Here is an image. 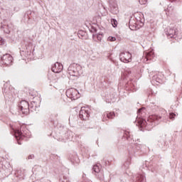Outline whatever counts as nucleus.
<instances>
[{"label":"nucleus","instance_id":"nucleus-1","mask_svg":"<svg viewBox=\"0 0 182 182\" xmlns=\"http://www.w3.org/2000/svg\"><path fill=\"white\" fill-rule=\"evenodd\" d=\"M167 117V112L164 111L163 114L161 115H151L149 116V118L147 120V122L144 119H140L138 121L139 127H147V124H150L151 123V126H156V124H159V122H161L163 120H166Z\"/></svg>","mask_w":182,"mask_h":182},{"label":"nucleus","instance_id":"nucleus-2","mask_svg":"<svg viewBox=\"0 0 182 182\" xmlns=\"http://www.w3.org/2000/svg\"><path fill=\"white\" fill-rule=\"evenodd\" d=\"M68 73L70 75V77H79L80 75L83 74V69L80 65L73 63L68 67Z\"/></svg>","mask_w":182,"mask_h":182},{"label":"nucleus","instance_id":"nucleus-3","mask_svg":"<svg viewBox=\"0 0 182 182\" xmlns=\"http://www.w3.org/2000/svg\"><path fill=\"white\" fill-rule=\"evenodd\" d=\"M11 129V133L14 136V137H26L25 132L21 131V124L19 123H13L9 124Z\"/></svg>","mask_w":182,"mask_h":182},{"label":"nucleus","instance_id":"nucleus-4","mask_svg":"<svg viewBox=\"0 0 182 182\" xmlns=\"http://www.w3.org/2000/svg\"><path fill=\"white\" fill-rule=\"evenodd\" d=\"M33 50V46L32 43H29L28 46L25 45L20 48V55L21 56H25V58H29Z\"/></svg>","mask_w":182,"mask_h":182},{"label":"nucleus","instance_id":"nucleus-5","mask_svg":"<svg viewBox=\"0 0 182 182\" xmlns=\"http://www.w3.org/2000/svg\"><path fill=\"white\" fill-rule=\"evenodd\" d=\"M66 96L69 99H71V100H77V99L80 97V93L75 88H70L66 91Z\"/></svg>","mask_w":182,"mask_h":182},{"label":"nucleus","instance_id":"nucleus-6","mask_svg":"<svg viewBox=\"0 0 182 182\" xmlns=\"http://www.w3.org/2000/svg\"><path fill=\"white\" fill-rule=\"evenodd\" d=\"M90 116V111L87 107H82L79 112V117L81 120H87Z\"/></svg>","mask_w":182,"mask_h":182},{"label":"nucleus","instance_id":"nucleus-7","mask_svg":"<svg viewBox=\"0 0 182 182\" xmlns=\"http://www.w3.org/2000/svg\"><path fill=\"white\" fill-rule=\"evenodd\" d=\"M18 109L23 114H29V102L26 100H22L18 103Z\"/></svg>","mask_w":182,"mask_h":182},{"label":"nucleus","instance_id":"nucleus-8","mask_svg":"<svg viewBox=\"0 0 182 182\" xmlns=\"http://www.w3.org/2000/svg\"><path fill=\"white\" fill-rule=\"evenodd\" d=\"M119 59L124 63L132 62V54L128 51H123L119 54Z\"/></svg>","mask_w":182,"mask_h":182},{"label":"nucleus","instance_id":"nucleus-9","mask_svg":"<svg viewBox=\"0 0 182 182\" xmlns=\"http://www.w3.org/2000/svg\"><path fill=\"white\" fill-rule=\"evenodd\" d=\"M13 60L14 58L10 54L4 55L2 58H1V65H5L6 66H11V65H12Z\"/></svg>","mask_w":182,"mask_h":182},{"label":"nucleus","instance_id":"nucleus-10","mask_svg":"<svg viewBox=\"0 0 182 182\" xmlns=\"http://www.w3.org/2000/svg\"><path fill=\"white\" fill-rule=\"evenodd\" d=\"M109 8L111 14L117 15L119 13V7L117 6V1H116V0H109Z\"/></svg>","mask_w":182,"mask_h":182},{"label":"nucleus","instance_id":"nucleus-11","mask_svg":"<svg viewBox=\"0 0 182 182\" xmlns=\"http://www.w3.org/2000/svg\"><path fill=\"white\" fill-rule=\"evenodd\" d=\"M52 72L53 73H60L62 70H63V65L60 63H55L51 68Z\"/></svg>","mask_w":182,"mask_h":182},{"label":"nucleus","instance_id":"nucleus-12","mask_svg":"<svg viewBox=\"0 0 182 182\" xmlns=\"http://www.w3.org/2000/svg\"><path fill=\"white\" fill-rule=\"evenodd\" d=\"M176 28L168 27L166 31V35L168 38H176Z\"/></svg>","mask_w":182,"mask_h":182},{"label":"nucleus","instance_id":"nucleus-13","mask_svg":"<svg viewBox=\"0 0 182 182\" xmlns=\"http://www.w3.org/2000/svg\"><path fill=\"white\" fill-rule=\"evenodd\" d=\"M48 80H50V83H51V85H55V83H58V82H59V77L55 73L49 74Z\"/></svg>","mask_w":182,"mask_h":182},{"label":"nucleus","instance_id":"nucleus-14","mask_svg":"<svg viewBox=\"0 0 182 182\" xmlns=\"http://www.w3.org/2000/svg\"><path fill=\"white\" fill-rule=\"evenodd\" d=\"M144 55L146 62L147 60H151L154 58V52L153 50L146 51Z\"/></svg>","mask_w":182,"mask_h":182},{"label":"nucleus","instance_id":"nucleus-15","mask_svg":"<svg viewBox=\"0 0 182 182\" xmlns=\"http://www.w3.org/2000/svg\"><path fill=\"white\" fill-rule=\"evenodd\" d=\"M161 82V77H160V75H155L152 77L151 84L152 85H159Z\"/></svg>","mask_w":182,"mask_h":182},{"label":"nucleus","instance_id":"nucleus-16","mask_svg":"<svg viewBox=\"0 0 182 182\" xmlns=\"http://www.w3.org/2000/svg\"><path fill=\"white\" fill-rule=\"evenodd\" d=\"M37 109L36 102L33 101L29 104V112H36Z\"/></svg>","mask_w":182,"mask_h":182},{"label":"nucleus","instance_id":"nucleus-17","mask_svg":"<svg viewBox=\"0 0 182 182\" xmlns=\"http://www.w3.org/2000/svg\"><path fill=\"white\" fill-rule=\"evenodd\" d=\"M1 29H2V31H4L5 33H9V32H11V28H9V26L6 24L1 25Z\"/></svg>","mask_w":182,"mask_h":182},{"label":"nucleus","instance_id":"nucleus-18","mask_svg":"<svg viewBox=\"0 0 182 182\" xmlns=\"http://www.w3.org/2000/svg\"><path fill=\"white\" fill-rule=\"evenodd\" d=\"M136 181L137 182H146V178L144 177V175H142V174L136 175Z\"/></svg>","mask_w":182,"mask_h":182},{"label":"nucleus","instance_id":"nucleus-19","mask_svg":"<svg viewBox=\"0 0 182 182\" xmlns=\"http://www.w3.org/2000/svg\"><path fill=\"white\" fill-rule=\"evenodd\" d=\"M104 117H107V119H114L116 116L114 112H106L103 114Z\"/></svg>","mask_w":182,"mask_h":182},{"label":"nucleus","instance_id":"nucleus-20","mask_svg":"<svg viewBox=\"0 0 182 182\" xmlns=\"http://www.w3.org/2000/svg\"><path fill=\"white\" fill-rule=\"evenodd\" d=\"M174 10V6H173L171 4L168 5V7L165 9L166 12H168V14H171L173 11ZM167 15V13H166Z\"/></svg>","mask_w":182,"mask_h":182},{"label":"nucleus","instance_id":"nucleus-21","mask_svg":"<svg viewBox=\"0 0 182 182\" xmlns=\"http://www.w3.org/2000/svg\"><path fill=\"white\" fill-rule=\"evenodd\" d=\"M93 38L94 39L96 38L99 42H101L102 39H103V34L98 33L97 35H93Z\"/></svg>","mask_w":182,"mask_h":182},{"label":"nucleus","instance_id":"nucleus-22","mask_svg":"<svg viewBox=\"0 0 182 182\" xmlns=\"http://www.w3.org/2000/svg\"><path fill=\"white\" fill-rule=\"evenodd\" d=\"M4 95V97H9V99H12V96H11V92L8 91V90L4 89L3 92Z\"/></svg>","mask_w":182,"mask_h":182},{"label":"nucleus","instance_id":"nucleus-23","mask_svg":"<svg viewBox=\"0 0 182 182\" xmlns=\"http://www.w3.org/2000/svg\"><path fill=\"white\" fill-rule=\"evenodd\" d=\"M92 170L95 173H100V167L98 165H95Z\"/></svg>","mask_w":182,"mask_h":182},{"label":"nucleus","instance_id":"nucleus-24","mask_svg":"<svg viewBox=\"0 0 182 182\" xmlns=\"http://www.w3.org/2000/svg\"><path fill=\"white\" fill-rule=\"evenodd\" d=\"M111 23L113 26V28H117V20L114 18L111 19Z\"/></svg>","mask_w":182,"mask_h":182},{"label":"nucleus","instance_id":"nucleus-25","mask_svg":"<svg viewBox=\"0 0 182 182\" xmlns=\"http://www.w3.org/2000/svg\"><path fill=\"white\" fill-rule=\"evenodd\" d=\"M16 140L18 144L21 145L23 143V137H16Z\"/></svg>","mask_w":182,"mask_h":182},{"label":"nucleus","instance_id":"nucleus-26","mask_svg":"<svg viewBox=\"0 0 182 182\" xmlns=\"http://www.w3.org/2000/svg\"><path fill=\"white\" fill-rule=\"evenodd\" d=\"M123 137H130L132 134H130V132L129 131H123Z\"/></svg>","mask_w":182,"mask_h":182},{"label":"nucleus","instance_id":"nucleus-27","mask_svg":"<svg viewBox=\"0 0 182 182\" xmlns=\"http://www.w3.org/2000/svg\"><path fill=\"white\" fill-rule=\"evenodd\" d=\"M107 41L108 42H114L116 41V37L109 36Z\"/></svg>","mask_w":182,"mask_h":182},{"label":"nucleus","instance_id":"nucleus-28","mask_svg":"<svg viewBox=\"0 0 182 182\" xmlns=\"http://www.w3.org/2000/svg\"><path fill=\"white\" fill-rule=\"evenodd\" d=\"M67 136L68 137H73L75 136V134L73 132H72V131H68L67 132Z\"/></svg>","mask_w":182,"mask_h":182},{"label":"nucleus","instance_id":"nucleus-29","mask_svg":"<svg viewBox=\"0 0 182 182\" xmlns=\"http://www.w3.org/2000/svg\"><path fill=\"white\" fill-rule=\"evenodd\" d=\"M174 117H176V114L173 112L169 113V119L174 120Z\"/></svg>","mask_w":182,"mask_h":182},{"label":"nucleus","instance_id":"nucleus-30","mask_svg":"<svg viewBox=\"0 0 182 182\" xmlns=\"http://www.w3.org/2000/svg\"><path fill=\"white\" fill-rule=\"evenodd\" d=\"M139 2L141 5H146L147 0H139Z\"/></svg>","mask_w":182,"mask_h":182},{"label":"nucleus","instance_id":"nucleus-31","mask_svg":"<svg viewBox=\"0 0 182 182\" xmlns=\"http://www.w3.org/2000/svg\"><path fill=\"white\" fill-rule=\"evenodd\" d=\"M17 174H18V176H19L20 177H23V172H22V171H17Z\"/></svg>","mask_w":182,"mask_h":182},{"label":"nucleus","instance_id":"nucleus-32","mask_svg":"<svg viewBox=\"0 0 182 182\" xmlns=\"http://www.w3.org/2000/svg\"><path fill=\"white\" fill-rule=\"evenodd\" d=\"M0 45H5V40L0 37Z\"/></svg>","mask_w":182,"mask_h":182},{"label":"nucleus","instance_id":"nucleus-33","mask_svg":"<svg viewBox=\"0 0 182 182\" xmlns=\"http://www.w3.org/2000/svg\"><path fill=\"white\" fill-rule=\"evenodd\" d=\"M34 157H35V156L34 155H29L28 156V160H32V159H34Z\"/></svg>","mask_w":182,"mask_h":182},{"label":"nucleus","instance_id":"nucleus-34","mask_svg":"<svg viewBox=\"0 0 182 182\" xmlns=\"http://www.w3.org/2000/svg\"><path fill=\"white\" fill-rule=\"evenodd\" d=\"M58 141H62V140H63V139H60L59 138V139H57Z\"/></svg>","mask_w":182,"mask_h":182},{"label":"nucleus","instance_id":"nucleus-35","mask_svg":"<svg viewBox=\"0 0 182 182\" xmlns=\"http://www.w3.org/2000/svg\"><path fill=\"white\" fill-rule=\"evenodd\" d=\"M127 164H130V162H129V161H128V162H127Z\"/></svg>","mask_w":182,"mask_h":182},{"label":"nucleus","instance_id":"nucleus-36","mask_svg":"<svg viewBox=\"0 0 182 182\" xmlns=\"http://www.w3.org/2000/svg\"><path fill=\"white\" fill-rule=\"evenodd\" d=\"M102 122H105V118L102 119Z\"/></svg>","mask_w":182,"mask_h":182},{"label":"nucleus","instance_id":"nucleus-37","mask_svg":"<svg viewBox=\"0 0 182 182\" xmlns=\"http://www.w3.org/2000/svg\"><path fill=\"white\" fill-rule=\"evenodd\" d=\"M65 180H66V176H64Z\"/></svg>","mask_w":182,"mask_h":182},{"label":"nucleus","instance_id":"nucleus-38","mask_svg":"<svg viewBox=\"0 0 182 182\" xmlns=\"http://www.w3.org/2000/svg\"><path fill=\"white\" fill-rule=\"evenodd\" d=\"M139 112H141V109H139Z\"/></svg>","mask_w":182,"mask_h":182},{"label":"nucleus","instance_id":"nucleus-39","mask_svg":"<svg viewBox=\"0 0 182 182\" xmlns=\"http://www.w3.org/2000/svg\"><path fill=\"white\" fill-rule=\"evenodd\" d=\"M172 1H176V0H172Z\"/></svg>","mask_w":182,"mask_h":182}]
</instances>
